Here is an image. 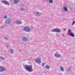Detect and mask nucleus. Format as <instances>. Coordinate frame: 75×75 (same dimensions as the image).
<instances>
[{
    "label": "nucleus",
    "mask_w": 75,
    "mask_h": 75,
    "mask_svg": "<svg viewBox=\"0 0 75 75\" xmlns=\"http://www.w3.org/2000/svg\"><path fill=\"white\" fill-rule=\"evenodd\" d=\"M25 68L26 70H27L28 72H31L33 71V67L32 65H30L29 66H28L27 65L25 66Z\"/></svg>",
    "instance_id": "nucleus-1"
},
{
    "label": "nucleus",
    "mask_w": 75,
    "mask_h": 75,
    "mask_svg": "<svg viewBox=\"0 0 75 75\" xmlns=\"http://www.w3.org/2000/svg\"><path fill=\"white\" fill-rule=\"evenodd\" d=\"M35 62L38 63V64H39L41 62V59L38 57L36 58L35 59Z\"/></svg>",
    "instance_id": "nucleus-2"
},
{
    "label": "nucleus",
    "mask_w": 75,
    "mask_h": 75,
    "mask_svg": "<svg viewBox=\"0 0 75 75\" xmlns=\"http://www.w3.org/2000/svg\"><path fill=\"white\" fill-rule=\"evenodd\" d=\"M52 32H57V33H60L61 30L59 28H55L52 31Z\"/></svg>",
    "instance_id": "nucleus-3"
},
{
    "label": "nucleus",
    "mask_w": 75,
    "mask_h": 75,
    "mask_svg": "<svg viewBox=\"0 0 75 75\" xmlns=\"http://www.w3.org/2000/svg\"><path fill=\"white\" fill-rule=\"evenodd\" d=\"M1 1L5 5H10V4L7 1L5 0Z\"/></svg>",
    "instance_id": "nucleus-4"
},
{
    "label": "nucleus",
    "mask_w": 75,
    "mask_h": 75,
    "mask_svg": "<svg viewBox=\"0 0 75 75\" xmlns=\"http://www.w3.org/2000/svg\"><path fill=\"white\" fill-rule=\"evenodd\" d=\"M24 30L25 31H27V32H29V31H30V28L28 27H25L24 28Z\"/></svg>",
    "instance_id": "nucleus-5"
},
{
    "label": "nucleus",
    "mask_w": 75,
    "mask_h": 75,
    "mask_svg": "<svg viewBox=\"0 0 75 75\" xmlns=\"http://www.w3.org/2000/svg\"><path fill=\"white\" fill-rule=\"evenodd\" d=\"M5 70L6 68H5V67H0V72H3V71H4Z\"/></svg>",
    "instance_id": "nucleus-6"
},
{
    "label": "nucleus",
    "mask_w": 75,
    "mask_h": 75,
    "mask_svg": "<svg viewBox=\"0 0 75 75\" xmlns=\"http://www.w3.org/2000/svg\"><path fill=\"white\" fill-rule=\"evenodd\" d=\"M69 35H70V36H71V37H75V35H74V33L71 32V33L68 34Z\"/></svg>",
    "instance_id": "nucleus-7"
},
{
    "label": "nucleus",
    "mask_w": 75,
    "mask_h": 75,
    "mask_svg": "<svg viewBox=\"0 0 75 75\" xmlns=\"http://www.w3.org/2000/svg\"><path fill=\"white\" fill-rule=\"evenodd\" d=\"M54 56L56 58H60L61 57V55L57 54H55Z\"/></svg>",
    "instance_id": "nucleus-8"
},
{
    "label": "nucleus",
    "mask_w": 75,
    "mask_h": 75,
    "mask_svg": "<svg viewBox=\"0 0 75 75\" xmlns=\"http://www.w3.org/2000/svg\"><path fill=\"white\" fill-rule=\"evenodd\" d=\"M11 21V19L10 18H8L7 19V20L6 21V24H9L10 22Z\"/></svg>",
    "instance_id": "nucleus-9"
},
{
    "label": "nucleus",
    "mask_w": 75,
    "mask_h": 75,
    "mask_svg": "<svg viewBox=\"0 0 75 75\" xmlns=\"http://www.w3.org/2000/svg\"><path fill=\"white\" fill-rule=\"evenodd\" d=\"M22 40L24 41H27V40H28V39L27 38L25 37H24L22 38Z\"/></svg>",
    "instance_id": "nucleus-10"
},
{
    "label": "nucleus",
    "mask_w": 75,
    "mask_h": 75,
    "mask_svg": "<svg viewBox=\"0 0 75 75\" xmlns=\"http://www.w3.org/2000/svg\"><path fill=\"white\" fill-rule=\"evenodd\" d=\"M15 22L17 24H21V22L19 20H17L15 21Z\"/></svg>",
    "instance_id": "nucleus-11"
},
{
    "label": "nucleus",
    "mask_w": 75,
    "mask_h": 75,
    "mask_svg": "<svg viewBox=\"0 0 75 75\" xmlns=\"http://www.w3.org/2000/svg\"><path fill=\"white\" fill-rule=\"evenodd\" d=\"M14 4H17L18 3V0H13Z\"/></svg>",
    "instance_id": "nucleus-12"
},
{
    "label": "nucleus",
    "mask_w": 75,
    "mask_h": 75,
    "mask_svg": "<svg viewBox=\"0 0 75 75\" xmlns=\"http://www.w3.org/2000/svg\"><path fill=\"white\" fill-rule=\"evenodd\" d=\"M45 67L47 69H49L50 68V66L48 65H46Z\"/></svg>",
    "instance_id": "nucleus-13"
},
{
    "label": "nucleus",
    "mask_w": 75,
    "mask_h": 75,
    "mask_svg": "<svg viewBox=\"0 0 75 75\" xmlns=\"http://www.w3.org/2000/svg\"><path fill=\"white\" fill-rule=\"evenodd\" d=\"M35 14L36 16H38L40 15V13L38 12H35Z\"/></svg>",
    "instance_id": "nucleus-14"
},
{
    "label": "nucleus",
    "mask_w": 75,
    "mask_h": 75,
    "mask_svg": "<svg viewBox=\"0 0 75 75\" xmlns=\"http://www.w3.org/2000/svg\"><path fill=\"white\" fill-rule=\"evenodd\" d=\"M67 32V34L68 35V34L71 33V29H69Z\"/></svg>",
    "instance_id": "nucleus-15"
},
{
    "label": "nucleus",
    "mask_w": 75,
    "mask_h": 75,
    "mask_svg": "<svg viewBox=\"0 0 75 75\" xmlns=\"http://www.w3.org/2000/svg\"><path fill=\"white\" fill-rule=\"evenodd\" d=\"M8 43H5V46H6V47H7V48H8V47H9V45H8Z\"/></svg>",
    "instance_id": "nucleus-16"
},
{
    "label": "nucleus",
    "mask_w": 75,
    "mask_h": 75,
    "mask_svg": "<svg viewBox=\"0 0 75 75\" xmlns=\"http://www.w3.org/2000/svg\"><path fill=\"white\" fill-rule=\"evenodd\" d=\"M64 10L65 11H67L68 9H67V8L66 7H64Z\"/></svg>",
    "instance_id": "nucleus-17"
},
{
    "label": "nucleus",
    "mask_w": 75,
    "mask_h": 75,
    "mask_svg": "<svg viewBox=\"0 0 75 75\" xmlns=\"http://www.w3.org/2000/svg\"><path fill=\"white\" fill-rule=\"evenodd\" d=\"M60 69L62 71H64V67L62 66H61L60 67Z\"/></svg>",
    "instance_id": "nucleus-18"
},
{
    "label": "nucleus",
    "mask_w": 75,
    "mask_h": 75,
    "mask_svg": "<svg viewBox=\"0 0 75 75\" xmlns=\"http://www.w3.org/2000/svg\"><path fill=\"white\" fill-rule=\"evenodd\" d=\"M71 69V68L70 67H69L68 69H67V71H68V72H69V71Z\"/></svg>",
    "instance_id": "nucleus-19"
},
{
    "label": "nucleus",
    "mask_w": 75,
    "mask_h": 75,
    "mask_svg": "<svg viewBox=\"0 0 75 75\" xmlns=\"http://www.w3.org/2000/svg\"><path fill=\"white\" fill-rule=\"evenodd\" d=\"M21 11H23V10H24V9L23 8V7H21V8L20 9Z\"/></svg>",
    "instance_id": "nucleus-20"
},
{
    "label": "nucleus",
    "mask_w": 75,
    "mask_h": 75,
    "mask_svg": "<svg viewBox=\"0 0 75 75\" xmlns=\"http://www.w3.org/2000/svg\"><path fill=\"white\" fill-rule=\"evenodd\" d=\"M53 2V1L52 0H49V2L50 3H52Z\"/></svg>",
    "instance_id": "nucleus-21"
},
{
    "label": "nucleus",
    "mask_w": 75,
    "mask_h": 75,
    "mask_svg": "<svg viewBox=\"0 0 75 75\" xmlns=\"http://www.w3.org/2000/svg\"><path fill=\"white\" fill-rule=\"evenodd\" d=\"M4 39H5V40H8V38H7V37H4Z\"/></svg>",
    "instance_id": "nucleus-22"
},
{
    "label": "nucleus",
    "mask_w": 75,
    "mask_h": 75,
    "mask_svg": "<svg viewBox=\"0 0 75 75\" xmlns=\"http://www.w3.org/2000/svg\"><path fill=\"white\" fill-rule=\"evenodd\" d=\"M21 7H23H23H24V5L22 4L21 5Z\"/></svg>",
    "instance_id": "nucleus-23"
},
{
    "label": "nucleus",
    "mask_w": 75,
    "mask_h": 75,
    "mask_svg": "<svg viewBox=\"0 0 75 75\" xmlns=\"http://www.w3.org/2000/svg\"><path fill=\"white\" fill-rule=\"evenodd\" d=\"M13 49H12L11 50V53H13Z\"/></svg>",
    "instance_id": "nucleus-24"
},
{
    "label": "nucleus",
    "mask_w": 75,
    "mask_h": 75,
    "mask_svg": "<svg viewBox=\"0 0 75 75\" xmlns=\"http://www.w3.org/2000/svg\"><path fill=\"white\" fill-rule=\"evenodd\" d=\"M7 18V16H4V18Z\"/></svg>",
    "instance_id": "nucleus-25"
},
{
    "label": "nucleus",
    "mask_w": 75,
    "mask_h": 75,
    "mask_svg": "<svg viewBox=\"0 0 75 75\" xmlns=\"http://www.w3.org/2000/svg\"><path fill=\"white\" fill-rule=\"evenodd\" d=\"M75 22H73L72 24V25H73L74 24H75Z\"/></svg>",
    "instance_id": "nucleus-26"
},
{
    "label": "nucleus",
    "mask_w": 75,
    "mask_h": 75,
    "mask_svg": "<svg viewBox=\"0 0 75 75\" xmlns=\"http://www.w3.org/2000/svg\"><path fill=\"white\" fill-rule=\"evenodd\" d=\"M1 27V28H4V25H2V26Z\"/></svg>",
    "instance_id": "nucleus-27"
},
{
    "label": "nucleus",
    "mask_w": 75,
    "mask_h": 75,
    "mask_svg": "<svg viewBox=\"0 0 75 75\" xmlns=\"http://www.w3.org/2000/svg\"><path fill=\"white\" fill-rule=\"evenodd\" d=\"M2 59H3V60H4L5 59V58H3V57H2Z\"/></svg>",
    "instance_id": "nucleus-28"
},
{
    "label": "nucleus",
    "mask_w": 75,
    "mask_h": 75,
    "mask_svg": "<svg viewBox=\"0 0 75 75\" xmlns=\"http://www.w3.org/2000/svg\"><path fill=\"white\" fill-rule=\"evenodd\" d=\"M45 65V63H43L42 64V66H44Z\"/></svg>",
    "instance_id": "nucleus-29"
},
{
    "label": "nucleus",
    "mask_w": 75,
    "mask_h": 75,
    "mask_svg": "<svg viewBox=\"0 0 75 75\" xmlns=\"http://www.w3.org/2000/svg\"><path fill=\"white\" fill-rule=\"evenodd\" d=\"M65 30H66V29L65 28L63 29V31H65Z\"/></svg>",
    "instance_id": "nucleus-30"
},
{
    "label": "nucleus",
    "mask_w": 75,
    "mask_h": 75,
    "mask_svg": "<svg viewBox=\"0 0 75 75\" xmlns=\"http://www.w3.org/2000/svg\"><path fill=\"white\" fill-rule=\"evenodd\" d=\"M0 58H2V57L0 56Z\"/></svg>",
    "instance_id": "nucleus-31"
},
{
    "label": "nucleus",
    "mask_w": 75,
    "mask_h": 75,
    "mask_svg": "<svg viewBox=\"0 0 75 75\" xmlns=\"http://www.w3.org/2000/svg\"><path fill=\"white\" fill-rule=\"evenodd\" d=\"M62 36H63V37H64V34H63V35H62Z\"/></svg>",
    "instance_id": "nucleus-32"
},
{
    "label": "nucleus",
    "mask_w": 75,
    "mask_h": 75,
    "mask_svg": "<svg viewBox=\"0 0 75 75\" xmlns=\"http://www.w3.org/2000/svg\"><path fill=\"white\" fill-rule=\"evenodd\" d=\"M19 51L20 52L21 51V50H19Z\"/></svg>",
    "instance_id": "nucleus-33"
}]
</instances>
